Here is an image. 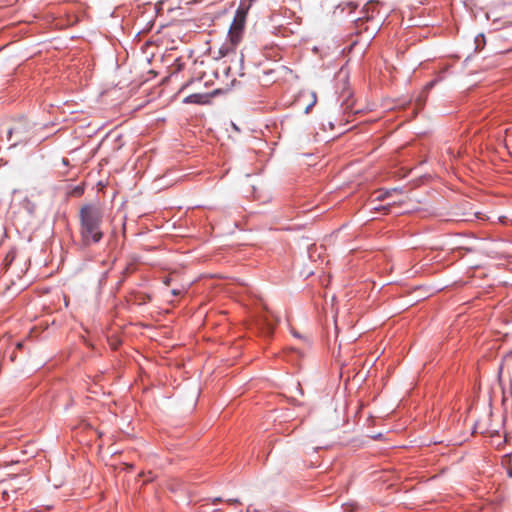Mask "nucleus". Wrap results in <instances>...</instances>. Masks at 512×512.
<instances>
[{"label": "nucleus", "instance_id": "nucleus-12", "mask_svg": "<svg viewBox=\"0 0 512 512\" xmlns=\"http://www.w3.org/2000/svg\"><path fill=\"white\" fill-rule=\"evenodd\" d=\"M164 283H165L166 285H169V283H170V279H169V278H166V279L164 280Z\"/></svg>", "mask_w": 512, "mask_h": 512}, {"label": "nucleus", "instance_id": "nucleus-14", "mask_svg": "<svg viewBox=\"0 0 512 512\" xmlns=\"http://www.w3.org/2000/svg\"><path fill=\"white\" fill-rule=\"evenodd\" d=\"M17 347H18V348H21V347H22V344H21V343H18V344H17Z\"/></svg>", "mask_w": 512, "mask_h": 512}, {"label": "nucleus", "instance_id": "nucleus-4", "mask_svg": "<svg viewBox=\"0 0 512 512\" xmlns=\"http://www.w3.org/2000/svg\"><path fill=\"white\" fill-rule=\"evenodd\" d=\"M216 94V91H214L211 94L208 93H194L189 96H187L184 99V103L187 104H208L210 102V99Z\"/></svg>", "mask_w": 512, "mask_h": 512}, {"label": "nucleus", "instance_id": "nucleus-1", "mask_svg": "<svg viewBox=\"0 0 512 512\" xmlns=\"http://www.w3.org/2000/svg\"><path fill=\"white\" fill-rule=\"evenodd\" d=\"M103 210L93 204L84 205L79 211L80 238L83 246H90L98 243L102 237L101 224Z\"/></svg>", "mask_w": 512, "mask_h": 512}, {"label": "nucleus", "instance_id": "nucleus-6", "mask_svg": "<svg viewBox=\"0 0 512 512\" xmlns=\"http://www.w3.org/2000/svg\"><path fill=\"white\" fill-rule=\"evenodd\" d=\"M357 8V4L352 1L343 2L337 6V9H341V12H343L345 9H349V12H352Z\"/></svg>", "mask_w": 512, "mask_h": 512}, {"label": "nucleus", "instance_id": "nucleus-9", "mask_svg": "<svg viewBox=\"0 0 512 512\" xmlns=\"http://www.w3.org/2000/svg\"><path fill=\"white\" fill-rule=\"evenodd\" d=\"M172 294H173V295H175V296H177V295H179V294H180V291H179V290H176V289H173V290H172Z\"/></svg>", "mask_w": 512, "mask_h": 512}, {"label": "nucleus", "instance_id": "nucleus-8", "mask_svg": "<svg viewBox=\"0 0 512 512\" xmlns=\"http://www.w3.org/2000/svg\"><path fill=\"white\" fill-rule=\"evenodd\" d=\"M311 96H312L313 100H312L311 104L306 107V109H305L306 113H308L310 108L316 103V96H315V94H312Z\"/></svg>", "mask_w": 512, "mask_h": 512}, {"label": "nucleus", "instance_id": "nucleus-7", "mask_svg": "<svg viewBox=\"0 0 512 512\" xmlns=\"http://www.w3.org/2000/svg\"><path fill=\"white\" fill-rule=\"evenodd\" d=\"M134 271L133 264H128L125 269L123 270L122 274L123 277H126L127 275L131 274Z\"/></svg>", "mask_w": 512, "mask_h": 512}, {"label": "nucleus", "instance_id": "nucleus-13", "mask_svg": "<svg viewBox=\"0 0 512 512\" xmlns=\"http://www.w3.org/2000/svg\"><path fill=\"white\" fill-rule=\"evenodd\" d=\"M509 476L512 478V469L508 471Z\"/></svg>", "mask_w": 512, "mask_h": 512}, {"label": "nucleus", "instance_id": "nucleus-10", "mask_svg": "<svg viewBox=\"0 0 512 512\" xmlns=\"http://www.w3.org/2000/svg\"><path fill=\"white\" fill-rule=\"evenodd\" d=\"M62 162H63L64 165H68V163H69L68 159H66V158H63Z\"/></svg>", "mask_w": 512, "mask_h": 512}, {"label": "nucleus", "instance_id": "nucleus-3", "mask_svg": "<svg viewBox=\"0 0 512 512\" xmlns=\"http://www.w3.org/2000/svg\"><path fill=\"white\" fill-rule=\"evenodd\" d=\"M363 17L357 18L355 23L360 27L364 22L374 19L375 15L379 14L378 2L370 1L362 9Z\"/></svg>", "mask_w": 512, "mask_h": 512}, {"label": "nucleus", "instance_id": "nucleus-11", "mask_svg": "<svg viewBox=\"0 0 512 512\" xmlns=\"http://www.w3.org/2000/svg\"><path fill=\"white\" fill-rule=\"evenodd\" d=\"M434 85V82H430L428 85H427V89H430L432 86Z\"/></svg>", "mask_w": 512, "mask_h": 512}, {"label": "nucleus", "instance_id": "nucleus-2", "mask_svg": "<svg viewBox=\"0 0 512 512\" xmlns=\"http://www.w3.org/2000/svg\"><path fill=\"white\" fill-rule=\"evenodd\" d=\"M247 12L248 11L246 10H241V8L237 9L236 15L228 32L230 43L225 44L220 48V54L222 56H226L228 53L233 52L242 40Z\"/></svg>", "mask_w": 512, "mask_h": 512}, {"label": "nucleus", "instance_id": "nucleus-5", "mask_svg": "<svg viewBox=\"0 0 512 512\" xmlns=\"http://www.w3.org/2000/svg\"><path fill=\"white\" fill-rule=\"evenodd\" d=\"M23 128L21 126H16L14 128H11L8 130L7 132V139L9 141L12 140V134L15 133L18 135V139L12 143V146H16L18 144H21V143H25L26 140H27V137L23 135Z\"/></svg>", "mask_w": 512, "mask_h": 512}]
</instances>
